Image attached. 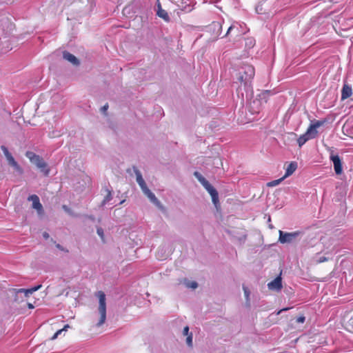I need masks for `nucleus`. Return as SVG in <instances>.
<instances>
[{
  "label": "nucleus",
  "mask_w": 353,
  "mask_h": 353,
  "mask_svg": "<svg viewBox=\"0 0 353 353\" xmlns=\"http://www.w3.org/2000/svg\"><path fill=\"white\" fill-rule=\"evenodd\" d=\"M254 76V68L250 65H245L239 73L238 80L241 83V85L237 89V92L239 95H241L243 99L244 93L242 92V87H243L247 98L252 94L251 81Z\"/></svg>",
  "instance_id": "f257e3e1"
},
{
  "label": "nucleus",
  "mask_w": 353,
  "mask_h": 353,
  "mask_svg": "<svg viewBox=\"0 0 353 353\" xmlns=\"http://www.w3.org/2000/svg\"><path fill=\"white\" fill-rule=\"evenodd\" d=\"M26 157L28 158L31 163H34L45 176H48L50 169L48 168V165L43 158L31 151H27L26 152Z\"/></svg>",
  "instance_id": "f03ea898"
},
{
  "label": "nucleus",
  "mask_w": 353,
  "mask_h": 353,
  "mask_svg": "<svg viewBox=\"0 0 353 353\" xmlns=\"http://www.w3.org/2000/svg\"><path fill=\"white\" fill-rule=\"evenodd\" d=\"M194 175L202 184L205 189L209 192L212 196L213 203L216 205L219 202V194L216 189L208 182V180L205 179V177L202 176L200 172L196 171L194 172Z\"/></svg>",
  "instance_id": "7ed1b4c3"
},
{
  "label": "nucleus",
  "mask_w": 353,
  "mask_h": 353,
  "mask_svg": "<svg viewBox=\"0 0 353 353\" xmlns=\"http://www.w3.org/2000/svg\"><path fill=\"white\" fill-rule=\"evenodd\" d=\"M97 296L99 298V313L100 319L98 323L96 324L97 327L101 326L106 320V303H105V294L101 291L97 292Z\"/></svg>",
  "instance_id": "20e7f679"
},
{
  "label": "nucleus",
  "mask_w": 353,
  "mask_h": 353,
  "mask_svg": "<svg viewBox=\"0 0 353 353\" xmlns=\"http://www.w3.org/2000/svg\"><path fill=\"white\" fill-rule=\"evenodd\" d=\"M301 232L299 231L293 232H284L279 230V241L281 243H290L293 242L296 237L300 235Z\"/></svg>",
  "instance_id": "39448f33"
},
{
  "label": "nucleus",
  "mask_w": 353,
  "mask_h": 353,
  "mask_svg": "<svg viewBox=\"0 0 353 353\" xmlns=\"http://www.w3.org/2000/svg\"><path fill=\"white\" fill-rule=\"evenodd\" d=\"M41 288V285H38L37 286L32 287L29 289L19 288V289H14L13 290L15 292L14 301H19V294H23L25 297H28L31 294H32L34 292L39 290Z\"/></svg>",
  "instance_id": "423d86ee"
},
{
  "label": "nucleus",
  "mask_w": 353,
  "mask_h": 353,
  "mask_svg": "<svg viewBox=\"0 0 353 353\" xmlns=\"http://www.w3.org/2000/svg\"><path fill=\"white\" fill-rule=\"evenodd\" d=\"M143 192L148 197L150 201L155 205L159 209L163 211L164 207L161 203V202L159 201V199L156 197L154 193H152L150 190L147 188L144 190H143Z\"/></svg>",
  "instance_id": "0eeeda50"
},
{
  "label": "nucleus",
  "mask_w": 353,
  "mask_h": 353,
  "mask_svg": "<svg viewBox=\"0 0 353 353\" xmlns=\"http://www.w3.org/2000/svg\"><path fill=\"white\" fill-rule=\"evenodd\" d=\"M326 123V120H315L312 121L307 130L311 132L315 137L317 136L318 131L317 128L322 126Z\"/></svg>",
  "instance_id": "6e6552de"
},
{
  "label": "nucleus",
  "mask_w": 353,
  "mask_h": 353,
  "mask_svg": "<svg viewBox=\"0 0 353 353\" xmlns=\"http://www.w3.org/2000/svg\"><path fill=\"white\" fill-rule=\"evenodd\" d=\"M330 159L333 162L334 171L336 174H340L342 173L343 168L341 161L339 155H331Z\"/></svg>",
  "instance_id": "1a4fd4ad"
},
{
  "label": "nucleus",
  "mask_w": 353,
  "mask_h": 353,
  "mask_svg": "<svg viewBox=\"0 0 353 353\" xmlns=\"http://www.w3.org/2000/svg\"><path fill=\"white\" fill-rule=\"evenodd\" d=\"M315 137H316L307 129L306 132L297 139L299 146L302 147L307 141L314 139Z\"/></svg>",
  "instance_id": "9d476101"
},
{
  "label": "nucleus",
  "mask_w": 353,
  "mask_h": 353,
  "mask_svg": "<svg viewBox=\"0 0 353 353\" xmlns=\"http://www.w3.org/2000/svg\"><path fill=\"white\" fill-rule=\"evenodd\" d=\"M268 287L271 290H281L282 288L281 278L280 276L276 277L268 284Z\"/></svg>",
  "instance_id": "9b49d317"
},
{
  "label": "nucleus",
  "mask_w": 353,
  "mask_h": 353,
  "mask_svg": "<svg viewBox=\"0 0 353 353\" xmlns=\"http://www.w3.org/2000/svg\"><path fill=\"white\" fill-rule=\"evenodd\" d=\"M133 169H134V174L136 175L137 182L139 184V185L140 186L141 190L143 191L148 188L147 185L142 176L141 172L135 167H134Z\"/></svg>",
  "instance_id": "f8f14e48"
},
{
  "label": "nucleus",
  "mask_w": 353,
  "mask_h": 353,
  "mask_svg": "<svg viewBox=\"0 0 353 353\" xmlns=\"http://www.w3.org/2000/svg\"><path fill=\"white\" fill-rule=\"evenodd\" d=\"M352 94L351 85L345 83L341 90V100L347 99Z\"/></svg>",
  "instance_id": "ddd939ff"
},
{
  "label": "nucleus",
  "mask_w": 353,
  "mask_h": 353,
  "mask_svg": "<svg viewBox=\"0 0 353 353\" xmlns=\"http://www.w3.org/2000/svg\"><path fill=\"white\" fill-rule=\"evenodd\" d=\"M28 199L32 201L33 208L36 209L39 212H41L43 210L42 205L41 204L39 199L37 195L32 194L29 196Z\"/></svg>",
  "instance_id": "4468645a"
},
{
  "label": "nucleus",
  "mask_w": 353,
  "mask_h": 353,
  "mask_svg": "<svg viewBox=\"0 0 353 353\" xmlns=\"http://www.w3.org/2000/svg\"><path fill=\"white\" fill-rule=\"evenodd\" d=\"M248 109L251 114H258L260 112V101L258 99L253 100L250 103Z\"/></svg>",
  "instance_id": "2eb2a0df"
},
{
  "label": "nucleus",
  "mask_w": 353,
  "mask_h": 353,
  "mask_svg": "<svg viewBox=\"0 0 353 353\" xmlns=\"http://www.w3.org/2000/svg\"><path fill=\"white\" fill-rule=\"evenodd\" d=\"M63 57L64 59L67 60L74 65H78L79 64L78 59L74 55L68 52H63Z\"/></svg>",
  "instance_id": "dca6fc26"
},
{
  "label": "nucleus",
  "mask_w": 353,
  "mask_h": 353,
  "mask_svg": "<svg viewBox=\"0 0 353 353\" xmlns=\"http://www.w3.org/2000/svg\"><path fill=\"white\" fill-rule=\"evenodd\" d=\"M297 168V163L294 161L291 162L285 170V174L283 176L284 178L288 177L292 175Z\"/></svg>",
  "instance_id": "f3484780"
},
{
  "label": "nucleus",
  "mask_w": 353,
  "mask_h": 353,
  "mask_svg": "<svg viewBox=\"0 0 353 353\" xmlns=\"http://www.w3.org/2000/svg\"><path fill=\"white\" fill-rule=\"evenodd\" d=\"M6 159H7V161L8 162V164L10 165H11L12 167H13L15 170H17V172H19L20 173H22L21 168L18 164V163L14 160V159L12 157V155L8 157V158H6Z\"/></svg>",
  "instance_id": "a211bd4d"
},
{
  "label": "nucleus",
  "mask_w": 353,
  "mask_h": 353,
  "mask_svg": "<svg viewBox=\"0 0 353 353\" xmlns=\"http://www.w3.org/2000/svg\"><path fill=\"white\" fill-rule=\"evenodd\" d=\"M86 2L87 4L84 8L83 12L85 13H89L92 10L94 7L95 6L94 0H83V3Z\"/></svg>",
  "instance_id": "6ab92c4d"
},
{
  "label": "nucleus",
  "mask_w": 353,
  "mask_h": 353,
  "mask_svg": "<svg viewBox=\"0 0 353 353\" xmlns=\"http://www.w3.org/2000/svg\"><path fill=\"white\" fill-rule=\"evenodd\" d=\"M157 14L159 17L163 19L166 21L170 20L168 12L165 10H163L160 6H159V10Z\"/></svg>",
  "instance_id": "aec40b11"
},
{
  "label": "nucleus",
  "mask_w": 353,
  "mask_h": 353,
  "mask_svg": "<svg viewBox=\"0 0 353 353\" xmlns=\"http://www.w3.org/2000/svg\"><path fill=\"white\" fill-rule=\"evenodd\" d=\"M106 195L104 197L103 201H102V205H105L106 203H108L110 201L112 200V191L109 190L108 188H105Z\"/></svg>",
  "instance_id": "412c9836"
},
{
  "label": "nucleus",
  "mask_w": 353,
  "mask_h": 353,
  "mask_svg": "<svg viewBox=\"0 0 353 353\" xmlns=\"http://www.w3.org/2000/svg\"><path fill=\"white\" fill-rule=\"evenodd\" d=\"M69 327H70V326H69V325H65L63 327V329H61V330H59L58 331H57V332H55V334L53 335V336L52 337V340H54V339H56L58 337V336L62 333V332H63V331H66V330H67V329H68Z\"/></svg>",
  "instance_id": "4be33fe9"
},
{
  "label": "nucleus",
  "mask_w": 353,
  "mask_h": 353,
  "mask_svg": "<svg viewBox=\"0 0 353 353\" xmlns=\"http://www.w3.org/2000/svg\"><path fill=\"white\" fill-rule=\"evenodd\" d=\"M97 234L100 236L101 241L104 243L105 242V238H104V232L103 230L101 228H98L97 230Z\"/></svg>",
  "instance_id": "5701e85b"
},
{
  "label": "nucleus",
  "mask_w": 353,
  "mask_h": 353,
  "mask_svg": "<svg viewBox=\"0 0 353 353\" xmlns=\"http://www.w3.org/2000/svg\"><path fill=\"white\" fill-rule=\"evenodd\" d=\"M185 285L189 288L195 289L197 288L198 284L195 281H188L185 283Z\"/></svg>",
  "instance_id": "b1692460"
},
{
  "label": "nucleus",
  "mask_w": 353,
  "mask_h": 353,
  "mask_svg": "<svg viewBox=\"0 0 353 353\" xmlns=\"http://www.w3.org/2000/svg\"><path fill=\"white\" fill-rule=\"evenodd\" d=\"M1 149L2 152H3L6 158H8V157L12 155L10 154V152L8 151V149L7 148V147H6L5 145H1Z\"/></svg>",
  "instance_id": "393cba45"
},
{
  "label": "nucleus",
  "mask_w": 353,
  "mask_h": 353,
  "mask_svg": "<svg viewBox=\"0 0 353 353\" xmlns=\"http://www.w3.org/2000/svg\"><path fill=\"white\" fill-rule=\"evenodd\" d=\"M285 178L283 176L281 179H279L277 180L272 181L269 183V185L270 186H274L279 185Z\"/></svg>",
  "instance_id": "a878e982"
},
{
  "label": "nucleus",
  "mask_w": 353,
  "mask_h": 353,
  "mask_svg": "<svg viewBox=\"0 0 353 353\" xmlns=\"http://www.w3.org/2000/svg\"><path fill=\"white\" fill-rule=\"evenodd\" d=\"M186 343L189 347L192 346V334L190 333V335L187 336Z\"/></svg>",
  "instance_id": "bb28decb"
},
{
  "label": "nucleus",
  "mask_w": 353,
  "mask_h": 353,
  "mask_svg": "<svg viewBox=\"0 0 353 353\" xmlns=\"http://www.w3.org/2000/svg\"><path fill=\"white\" fill-rule=\"evenodd\" d=\"M243 291H244L246 299L248 300L249 296H250V291L247 287L243 286Z\"/></svg>",
  "instance_id": "cd10ccee"
},
{
  "label": "nucleus",
  "mask_w": 353,
  "mask_h": 353,
  "mask_svg": "<svg viewBox=\"0 0 353 353\" xmlns=\"http://www.w3.org/2000/svg\"><path fill=\"white\" fill-rule=\"evenodd\" d=\"M328 261V259L327 257H325V256H321L317 260V262L318 263H323V262H325V261Z\"/></svg>",
  "instance_id": "c85d7f7f"
},
{
  "label": "nucleus",
  "mask_w": 353,
  "mask_h": 353,
  "mask_svg": "<svg viewBox=\"0 0 353 353\" xmlns=\"http://www.w3.org/2000/svg\"><path fill=\"white\" fill-rule=\"evenodd\" d=\"M108 103H106V104H105L103 107H101V111L103 113L105 114V112H106V111L108 110Z\"/></svg>",
  "instance_id": "c756f323"
},
{
  "label": "nucleus",
  "mask_w": 353,
  "mask_h": 353,
  "mask_svg": "<svg viewBox=\"0 0 353 353\" xmlns=\"http://www.w3.org/2000/svg\"><path fill=\"white\" fill-rule=\"evenodd\" d=\"M183 335H185V336H188L190 335L189 334V327L188 326H185L183 329Z\"/></svg>",
  "instance_id": "7c9ffc66"
},
{
  "label": "nucleus",
  "mask_w": 353,
  "mask_h": 353,
  "mask_svg": "<svg viewBox=\"0 0 353 353\" xmlns=\"http://www.w3.org/2000/svg\"><path fill=\"white\" fill-rule=\"evenodd\" d=\"M305 318L304 316H299V317L297 319L296 321H297L298 323H304V322H305Z\"/></svg>",
  "instance_id": "2f4dec72"
},
{
  "label": "nucleus",
  "mask_w": 353,
  "mask_h": 353,
  "mask_svg": "<svg viewBox=\"0 0 353 353\" xmlns=\"http://www.w3.org/2000/svg\"><path fill=\"white\" fill-rule=\"evenodd\" d=\"M183 9L185 12H190L192 10V8L190 6H188L184 7Z\"/></svg>",
  "instance_id": "473e14b6"
},
{
  "label": "nucleus",
  "mask_w": 353,
  "mask_h": 353,
  "mask_svg": "<svg viewBox=\"0 0 353 353\" xmlns=\"http://www.w3.org/2000/svg\"><path fill=\"white\" fill-rule=\"evenodd\" d=\"M235 27H236L235 24H232V25H231V26L229 27V28H228V31H227L226 35H228V34L230 33V32L233 28H234Z\"/></svg>",
  "instance_id": "72a5a7b5"
},
{
  "label": "nucleus",
  "mask_w": 353,
  "mask_h": 353,
  "mask_svg": "<svg viewBox=\"0 0 353 353\" xmlns=\"http://www.w3.org/2000/svg\"><path fill=\"white\" fill-rule=\"evenodd\" d=\"M43 236L44 239H48L50 237V235H49V234L48 232H44L43 233Z\"/></svg>",
  "instance_id": "f704fd0d"
},
{
  "label": "nucleus",
  "mask_w": 353,
  "mask_h": 353,
  "mask_svg": "<svg viewBox=\"0 0 353 353\" xmlns=\"http://www.w3.org/2000/svg\"><path fill=\"white\" fill-rule=\"evenodd\" d=\"M28 307L29 309H33L34 307V305L30 303H28Z\"/></svg>",
  "instance_id": "c9c22d12"
},
{
  "label": "nucleus",
  "mask_w": 353,
  "mask_h": 353,
  "mask_svg": "<svg viewBox=\"0 0 353 353\" xmlns=\"http://www.w3.org/2000/svg\"><path fill=\"white\" fill-rule=\"evenodd\" d=\"M288 309H289V308H288V307H286V308H283V309H282V310H279V311L278 312V313H277V314H280V313H281L283 311H286V310H288Z\"/></svg>",
  "instance_id": "e433bc0d"
},
{
  "label": "nucleus",
  "mask_w": 353,
  "mask_h": 353,
  "mask_svg": "<svg viewBox=\"0 0 353 353\" xmlns=\"http://www.w3.org/2000/svg\"><path fill=\"white\" fill-rule=\"evenodd\" d=\"M269 93H270V91L267 90V91H265L262 94L263 95H266V94H269Z\"/></svg>",
  "instance_id": "4c0bfd02"
},
{
  "label": "nucleus",
  "mask_w": 353,
  "mask_h": 353,
  "mask_svg": "<svg viewBox=\"0 0 353 353\" xmlns=\"http://www.w3.org/2000/svg\"><path fill=\"white\" fill-rule=\"evenodd\" d=\"M57 248H59V249H60V250H61V245H60L59 244H57Z\"/></svg>",
  "instance_id": "58836bf2"
},
{
  "label": "nucleus",
  "mask_w": 353,
  "mask_h": 353,
  "mask_svg": "<svg viewBox=\"0 0 353 353\" xmlns=\"http://www.w3.org/2000/svg\"><path fill=\"white\" fill-rule=\"evenodd\" d=\"M249 43H250V45H253L252 39H250Z\"/></svg>",
  "instance_id": "ea45409f"
},
{
  "label": "nucleus",
  "mask_w": 353,
  "mask_h": 353,
  "mask_svg": "<svg viewBox=\"0 0 353 353\" xmlns=\"http://www.w3.org/2000/svg\"><path fill=\"white\" fill-rule=\"evenodd\" d=\"M64 210H67V207L65 205H63Z\"/></svg>",
  "instance_id": "a19ab883"
}]
</instances>
